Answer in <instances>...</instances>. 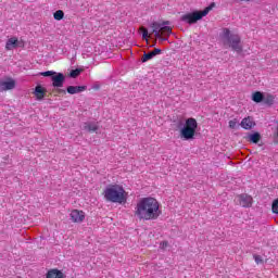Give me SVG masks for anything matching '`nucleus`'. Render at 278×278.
<instances>
[{
	"mask_svg": "<svg viewBox=\"0 0 278 278\" xmlns=\"http://www.w3.org/2000/svg\"><path fill=\"white\" fill-rule=\"evenodd\" d=\"M161 215L160 202L155 198H142L137 203L135 216L139 220H157Z\"/></svg>",
	"mask_w": 278,
	"mask_h": 278,
	"instance_id": "obj_1",
	"label": "nucleus"
},
{
	"mask_svg": "<svg viewBox=\"0 0 278 278\" xmlns=\"http://www.w3.org/2000/svg\"><path fill=\"white\" fill-rule=\"evenodd\" d=\"M176 127L180 131L181 140H194L199 124L195 118L190 117L185 123L184 121H178Z\"/></svg>",
	"mask_w": 278,
	"mask_h": 278,
	"instance_id": "obj_2",
	"label": "nucleus"
},
{
	"mask_svg": "<svg viewBox=\"0 0 278 278\" xmlns=\"http://www.w3.org/2000/svg\"><path fill=\"white\" fill-rule=\"evenodd\" d=\"M216 8V3L212 2L208 7H206L203 11H193L191 13L184 14L180 17V21L182 23H187L188 25H194L195 23H199L203 18V16H207L212 10Z\"/></svg>",
	"mask_w": 278,
	"mask_h": 278,
	"instance_id": "obj_3",
	"label": "nucleus"
},
{
	"mask_svg": "<svg viewBox=\"0 0 278 278\" xmlns=\"http://www.w3.org/2000/svg\"><path fill=\"white\" fill-rule=\"evenodd\" d=\"M104 199L111 203H123L125 201V189L118 185H111L104 190Z\"/></svg>",
	"mask_w": 278,
	"mask_h": 278,
	"instance_id": "obj_4",
	"label": "nucleus"
},
{
	"mask_svg": "<svg viewBox=\"0 0 278 278\" xmlns=\"http://www.w3.org/2000/svg\"><path fill=\"white\" fill-rule=\"evenodd\" d=\"M222 38L225 40L224 43L228 45L232 51L242 53V39L238 35L231 34L229 28H224Z\"/></svg>",
	"mask_w": 278,
	"mask_h": 278,
	"instance_id": "obj_5",
	"label": "nucleus"
},
{
	"mask_svg": "<svg viewBox=\"0 0 278 278\" xmlns=\"http://www.w3.org/2000/svg\"><path fill=\"white\" fill-rule=\"evenodd\" d=\"M39 75L42 77H51L53 88H63L64 81H66V76L63 73H58L54 71L41 72Z\"/></svg>",
	"mask_w": 278,
	"mask_h": 278,
	"instance_id": "obj_6",
	"label": "nucleus"
},
{
	"mask_svg": "<svg viewBox=\"0 0 278 278\" xmlns=\"http://www.w3.org/2000/svg\"><path fill=\"white\" fill-rule=\"evenodd\" d=\"M166 25H170V21H164L163 23L153 22L150 25V27H152V33L154 34L155 38H160V31H162V34H167L168 36L173 34V28Z\"/></svg>",
	"mask_w": 278,
	"mask_h": 278,
	"instance_id": "obj_7",
	"label": "nucleus"
},
{
	"mask_svg": "<svg viewBox=\"0 0 278 278\" xmlns=\"http://www.w3.org/2000/svg\"><path fill=\"white\" fill-rule=\"evenodd\" d=\"M16 88V80L8 78V80H0V92L5 90H14Z\"/></svg>",
	"mask_w": 278,
	"mask_h": 278,
	"instance_id": "obj_8",
	"label": "nucleus"
},
{
	"mask_svg": "<svg viewBox=\"0 0 278 278\" xmlns=\"http://www.w3.org/2000/svg\"><path fill=\"white\" fill-rule=\"evenodd\" d=\"M240 127H242V129H245L247 131H251V129H253V127H255V121H253V117L248 116L244 117L241 123L239 124Z\"/></svg>",
	"mask_w": 278,
	"mask_h": 278,
	"instance_id": "obj_9",
	"label": "nucleus"
},
{
	"mask_svg": "<svg viewBox=\"0 0 278 278\" xmlns=\"http://www.w3.org/2000/svg\"><path fill=\"white\" fill-rule=\"evenodd\" d=\"M70 216L73 223H84V218H86L84 211H77V210L72 211Z\"/></svg>",
	"mask_w": 278,
	"mask_h": 278,
	"instance_id": "obj_10",
	"label": "nucleus"
},
{
	"mask_svg": "<svg viewBox=\"0 0 278 278\" xmlns=\"http://www.w3.org/2000/svg\"><path fill=\"white\" fill-rule=\"evenodd\" d=\"M239 203L241 207H251L253 205V198L249 194L239 195Z\"/></svg>",
	"mask_w": 278,
	"mask_h": 278,
	"instance_id": "obj_11",
	"label": "nucleus"
},
{
	"mask_svg": "<svg viewBox=\"0 0 278 278\" xmlns=\"http://www.w3.org/2000/svg\"><path fill=\"white\" fill-rule=\"evenodd\" d=\"M160 53H162V49L160 48H155L153 51H150L148 53L144 52L141 62H149V60H153V58H155V55H160Z\"/></svg>",
	"mask_w": 278,
	"mask_h": 278,
	"instance_id": "obj_12",
	"label": "nucleus"
},
{
	"mask_svg": "<svg viewBox=\"0 0 278 278\" xmlns=\"http://www.w3.org/2000/svg\"><path fill=\"white\" fill-rule=\"evenodd\" d=\"M17 47H21V41H18V38L11 37L10 39H8L5 43L7 51H12V49H17Z\"/></svg>",
	"mask_w": 278,
	"mask_h": 278,
	"instance_id": "obj_13",
	"label": "nucleus"
},
{
	"mask_svg": "<svg viewBox=\"0 0 278 278\" xmlns=\"http://www.w3.org/2000/svg\"><path fill=\"white\" fill-rule=\"evenodd\" d=\"M88 90V86H68L66 88V92L68 94H79V92H84Z\"/></svg>",
	"mask_w": 278,
	"mask_h": 278,
	"instance_id": "obj_14",
	"label": "nucleus"
},
{
	"mask_svg": "<svg viewBox=\"0 0 278 278\" xmlns=\"http://www.w3.org/2000/svg\"><path fill=\"white\" fill-rule=\"evenodd\" d=\"M34 94L38 101H42L45 99V96L47 94V91L45 90V88H42V86L37 85L35 87Z\"/></svg>",
	"mask_w": 278,
	"mask_h": 278,
	"instance_id": "obj_15",
	"label": "nucleus"
},
{
	"mask_svg": "<svg viewBox=\"0 0 278 278\" xmlns=\"http://www.w3.org/2000/svg\"><path fill=\"white\" fill-rule=\"evenodd\" d=\"M64 277L66 276L60 269H50L46 275V278H64Z\"/></svg>",
	"mask_w": 278,
	"mask_h": 278,
	"instance_id": "obj_16",
	"label": "nucleus"
},
{
	"mask_svg": "<svg viewBox=\"0 0 278 278\" xmlns=\"http://www.w3.org/2000/svg\"><path fill=\"white\" fill-rule=\"evenodd\" d=\"M249 142L252 144H260V140H262V135L257 131L248 135Z\"/></svg>",
	"mask_w": 278,
	"mask_h": 278,
	"instance_id": "obj_17",
	"label": "nucleus"
},
{
	"mask_svg": "<svg viewBox=\"0 0 278 278\" xmlns=\"http://www.w3.org/2000/svg\"><path fill=\"white\" fill-rule=\"evenodd\" d=\"M85 129L86 131H89L90 134H94L99 131V126L94 123H85Z\"/></svg>",
	"mask_w": 278,
	"mask_h": 278,
	"instance_id": "obj_18",
	"label": "nucleus"
},
{
	"mask_svg": "<svg viewBox=\"0 0 278 278\" xmlns=\"http://www.w3.org/2000/svg\"><path fill=\"white\" fill-rule=\"evenodd\" d=\"M252 101L254 103H262L264 101V93L262 91H255L252 93Z\"/></svg>",
	"mask_w": 278,
	"mask_h": 278,
	"instance_id": "obj_19",
	"label": "nucleus"
},
{
	"mask_svg": "<svg viewBox=\"0 0 278 278\" xmlns=\"http://www.w3.org/2000/svg\"><path fill=\"white\" fill-rule=\"evenodd\" d=\"M263 102L265 105H268V108L275 105V96L268 93L266 97L264 96Z\"/></svg>",
	"mask_w": 278,
	"mask_h": 278,
	"instance_id": "obj_20",
	"label": "nucleus"
},
{
	"mask_svg": "<svg viewBox=\"0 0 278 278\" xmlns=\"http://www.w3.org/2000/svg\"><path fill=\"white\" fill-rule=\"evenodd\" d=\"M79 75H81V70L80 68H75V70H72L70 72V77L72 79H77V77H79Z\"/></svg>",
	"mask_w": 278,
	"mask_h": 278,
	"instance_id": "obj_21",
	"label": "nucleus"
},
{
	"mask_svg": "<svg viewBox=\"0 0 278 278\" xmlns=\"http://www.w3.org/2000/svg\"><path fill=\"white\" fill-rule=\"evenodd\" d=\"M53 16L54 21H62V18H64V11L58 10L56 12H54Z\"/></svg>",
	"mask_w": 278,
	"mask_h": 278,
	"instance_id": "obj_22",
	"label": "nucleus"
},
{
	"mask_svg": "<svg viewBox=\"0 0 278 278\" xmlns=\"http://www.w3.org/2000/svg\"><path fill=\"white\" fill-rule=\"evenodd\" d=\"M140 31H142V39L149 42V30L144 26H141Z\"/></svg>",
	"mask_w": 278,
	"mask_h": 278,
	"instance_id": "obj_23",
	"label": "nucleus"
},
{
	"mask_svg": "<svg viewBox=\"0 0 278 278\" xmlns=\"http://www.w3.org/2000/svg\"><path fill=\"white\" fill-rule=\"evenodd\" d=\"M229 127L230 129H238V127H240V124H238V119L235 118L232 121H229Z\"/></svg>",
	"mask_w": 278,
	"mask_h": 278,
	"instance_id": "obj_24",
	"label": "nucleus"
},
{
	"mask_svg": "<svg viewBox=\"0 0 278 278\" xmlns=\"http://www.w3.org/2000/svg\"><path fill=\"white\" fill-rule=\"evenodd\" d=\"M273 214H278V199H276L271 204Z\"/></svg>",
	"mask_w": 278,
	"mask_h": 278,
	"instance_id": "obj_25",
	"label": "nucleus"
},
{
	"mask_svg": "<svg viewBox=\"0 0 278 278\" xmlns=\"http://www.w3.org/2000/svg\"><path fill=\"white\" fill-rule=\"evenodd\" d=\"M253 257L256 264H264V260H262L261 255L254 254Z\"/></svg>",
	"mask_w": 278,
	"mask_h": 278,
	"instance_id": "obj_26",
	"label": "nucleus"
},
{
	"mask_svg": "<svg viewBox=\"0 0 278 278\" xmlns=\"http://www.w3.org/2000/svg\"><path fill=\"white\" fill-rule=\"evenodd\" d=\"M91 88H92V90H101V85L94 84Z\"/></svg>",
	"mask_w": 278,
	"mask_h": 278,
	"instance_id": "obj_27",
	"label": "nucleus"
},
{
	"mask_svg": "<svg viewBox=\"0 0 278 278\" xmlns=\"http://www.w3.org/2000/svg\"><path fill=\"white\" fill-rule=\"evenodd\" d=\"M156 38H159L161 42H166V40H168V37H162V35H160V37Z\"/></svg>",
	"mask_w": 278,
	"mask_h": 278,
	"instance_id": "obj_28",
	"label": "nucleus"
},
{
	"mask_svg": "<svg viewBox=\"0 0 278 278\" xmlns=\"http://www.w3.org/2000/svg\"><path fill=\"white\" fill-rule=\"evenodd\" d=\"M56 92H59L60 94H66V90L64 89H58Z\"/></svg>",
	"mask_w": 278,
	"mask_h": 278,
	"instance_id": "obj_29",
	"label": "nucleus"
},
{
	"mask_svg": "<svg viewBox=\"0 0 278 278\" xmlns=\"http://www.w3.org/2000/svg\"><path fill=\"white\" fill-rule=\"evenodd\" d=\"M155 45H157V40H154L153 42H152V45H150V47H155Z\"/></svg>",
	"mask_w": 278,
	"mask_h": 278,
	"instance_id": "obj_30",
	"label": "nucleus"
},
{
	"mask_svg": "<svg viewBox=\"0 0 278 278\" xmlns=\"http://www.w3.org/2000/svg\"><path fill=\"white\" fill-rule=\"evenodd\" d=\"M239 1H251V0H239Z\"/></svg>",
	"mask_w": 278,
	"mask_h": 278,
	"instance_id": "obj_31",
	"label": "nucleus"
},
{
	"mask_svg": "<svg viewBox=\"0 0 278 278\" xmlns=\"http://www.w3.org/2000/svg\"><path fill=\"white\" fill-rule=\"evenodd\" d=\"M166 244H167V243L165 242V243H164V247H166Z\"/></svg>",
	"mask_w": 278,
	"mask_h": 278,
	"instance_id": "obj_32",
	"label": "nucleus"
},
{
	"mask_svg": "<svg viewBox=\"0 0 278 278\" xmlns=\"http://www.w3.org/2000/svg\"><path fill=\"white\" fill-rule=\"evenodd\" d=\"M166 244H167V243L165 242V243H164V247H166Z\"/></svg>",
	"mask_w": 278,
	"mask_h": 278,
	"instance_id": "obj_33",
	"label": "nucleus"
}]
</instances>
